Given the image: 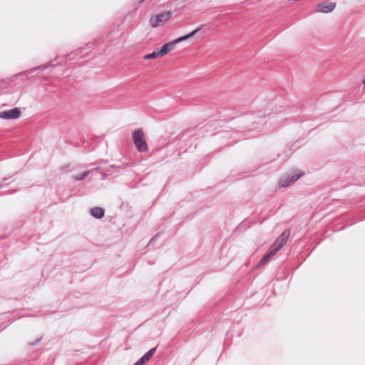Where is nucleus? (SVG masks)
<instances>
[{"mask_svg":"<svg viewBox=\"0 0 365 365\" xmlns=\"http://www.w3.org/2000/svg\"><path fill=\"white\" fill-rule=\"evenodd\" d=\"M289 237V231L284 230L282 235L275 240V242L271 245L268 252L264 256V257L259 262V264L267 263L271 257L274 256L280 249L287 243V240Z\"/></svg>","mask_w":365,"mask_h":365,"instance_id":"f257e3e1","label":"nucleus"},{"mask_svg":"<svg viewBox=\"0 0 365 365\" xmlns=\"http://www.w3.org/2000/svg\"><path fill=\"white\" fill-rule=\"evenodd\" d=\"M303 175L304 173L300 170H289L279 178L278 180V185L282 188L289 187Z\"/></svg>","mask_w":365,"mask_h":365,"instance_id":"f03ea898","label":"nucleus"},{"mask_svg":"<svg viewBox=\"0 0 365 365\" xmlns=\"http://www.w3.org/2000/svg\"><path fill=\"white\" fill-rule=\"evenodd\" d=\"M200 31V29H195L194 31L190 32L189 34L183 36H181V37H179L172 41H170L168 43H165L160 49V54L162 55V56H164L165 55H166L168 53H169L170 51H173L176 44L180 43V42H182L185 40H187L188 38H192L193 37L198 31Z\"/></svg>","mask_w":365,"mask_h":365,"instance_id":"7ed1b4c3","label":"nucleus"},{"mask_svg":"<svg viewBox=\"0 0 365 365\" xmlns=\"http://www.w3.org/2000/svg\"><path fill=\"white\" fill-rule=\"evenodd\" d=\"M133 143L138 152L143 153L148 150V145L145 134L142 129H137L133 133Z\"/></svg>","mask_w":365,"mask_h":365,"instance_id":"20e7f679","label":"nucleus"},{"mask_svg":"<svg viewBox=\"0 0 365 365\" xmlns=\"http://www.w3.org/2000/svg\"><path fill=\"white\" fill-rule=\"evenodd\" d=\"M172 16L171 11H165L152 16L150 18L149 24L152 28H157L164 26Z\"/></svg>","mask_w":365,"mask_h":365,"instance_id":"39448f33","label":"nucleus"},{"mask_svg":"<svg viewBox=\"0 0 365 365\" xmlns=\"http://www.w3.org/2000/svg\"><path fill=\"white\" fill-rule=\"evenodd\" d=\"M21 112L19 108H14L10 110L0 112V119L16 120L20 118Z\"/></svg>","mask_w":365,"mask_h":365,"instance_id":"423d86ee","label":"nucleus"},{"mask_svg":"<svg viewBox=\"0 0 365 365\" xmlns=\"http://www.w3.org/2000/svg\"><path fill=\"white\" fill-rule=\"evenodd\" d=\"M336 4L331 1L320 3L317 6V11L323 14H329L334 11Z\"/></svg>","mask_w":365,"mask_h":365,"instance_id":"0eeeda50","label":"nucleus"},{"mask_svg":"<svg viewBox=\"0 0 365 365\" xmlns=\"http://www.w3.org/2000/svg\"><path fill=\"white\" fill-rule=\"evenodd\" d=\"M89 213L96 219H101L105 215V211L100 207H94L89 210Z\"/></svg>","mask_w":365,"mask_h":365,"instance_id":"6e6552de","label":"nucleus"},{"mask_svg":"<svg viewBox=\"0 0 365 365\" xmlns=\"http://www.w3.org/2000/svg\"><path fill=\"white\" fill-rule=\"evenodd\" d=\"M156 349L153 348L150 349L145 354H144L140 359L144 363L148 361L155 352Z\"/></svg>","mask_w":365,"mask_h":365,"instance_id":"1a4fd4ad","label":"nucleus"},{"mask_svg":"<svg viewBox=\"0 0 365 365\" xmlns=\"http://www.w3.org/2000/svg\"><path fill=\"white\" fill-rule=\"evenodd\" d=\"M163 57L160 54V52L158 50L154 51L153 52L148 53L144 56V59L145 60H150V59H154L156 58Z\"/></svg>","mask_w":365,"mask_h":365,"instance_id":"9d476101","label":"nucleus"},{"mask_svg":"<svg viewBox=\"0 0 365 365\" xmlns=\"http://www.w3.org/2000/svg\"><path fill=\"white\" fill-rule=\"evenodd\" d=\"M90 173H91V170H88V171H84L79 174L75 175H73V179L75 180H82L86 177H87L90 174Z\"/></svg>","mask_w":365,"mask_h":365,"instance_id":"9b49d317","label":"nucleus"},{"mask_svg":"<svg viewBox=\"0 0 365 365\" xmlns=\"http://www.w3.org/2000/svg\"><path fill=\"white\" fill-rule=\"evenodd\" d=\"M144 362L141 361V359H140L138 361H137L134 365H143Z\"/></svg>","mask_w":365,"mask_h":365,"instance_id":"f8f14e48","label":"nucleus"},{"mask_svg":"<svg viewBox=\"0 0 365 365\" xmlns=\"http://www.w3.org/2000/svg\"><path fill=\"white\" fill-rule=\"evenodd\" d=\"M364 86L365 88V79L364 80Z\"/></svg>","mask_w":365,"mask_h":365,"instance_id":"ddd939ff","label":"nucleus"},{"mask_svg":"<svg viewBox=\"0 0 365 365\" xmlns=\"http://www.w3.org/2000/svg\"><path fill=\"white\" fill-rule=\"evenodd\" d=\"M144 0H140V1H143Z\"/></svg>","mask_w":365,"mask_h":365,"instance_id":"4468645a","label":"nucleus"}]
</instances>
